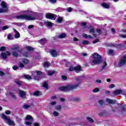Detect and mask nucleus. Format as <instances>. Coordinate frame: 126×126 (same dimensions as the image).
Wrapping results in <instances>:
<instances>
[{"instance_id":"obj_20","label":"nucleus","mask_w":126,"mask_h":126,"mask_svg":"<svg viewBox=\"0 0 126 126\" xmlns=\"http://www.w3.org/2000/svg\"><path fill=\"white\" fill-rule=\"evenodd\" d=\"M19 49V46L18 45H14L13 46V48H12V51H18V52H19V50L18 49Z\"/></svg>"},{"instance_id":"obj_57","label":"nucleus","mask_w":126,"mask_h":126,"mask_svg":"<svg viewBox=\"0 0 126 126\" xmlns=\"http://www.w3.org/2000/svg\"><path fill=\"white\" fill-rule=\"evenodd\" d=\"M19 65L20 67H24V65L22 63H20Z\"/></svg>"},{"instance_id":"obj_38","label":"nucleus","mask_w":126,"mask_h":126,"mask_svg":"<svg viewBox=\"0 0 126 126\" xmlns=\"http://www.w3.org/2000/svg\"><path fill=\"white\" fill-rule=\"evenodd\" d=\"M10 96H11V97H12L13 98H16V95L14 94V93H12V92H10Z\"/></svg>"},{"instance_id":"obj_5","label":"nucleus","mask_w":126,"mask_h":126,"mask_svg":"<svg viewBox=\"0 0 126 126\" xmlns=\"http://www.w3.org/2000/svg\"><path fill=\"white\" fill-rule=\"evenodd\" d=\"M126 65V54L124 55L118 63V66L120 67H122V66H124Z\"/></svg>"},{"instance_id":"obj_30","label":"nucleus","mask_w":126,"mask_h":126,"mask_svg":"<svg viewBox=\"0 0 126 126\" xmlns=\"http://www.w3.org/2000/svg\"><path fill=\"white\" fill-rule=\"evenodd\" d=\"M75 67L70 66L69 68V71H73V70H75Z\"/></svg>"},{"instance_id":"obj_17","label":"nucleus","mask_w":126,"mask_h":126,"mask_svg":"<svg viewBox=\"0 0 126 126\" xmlns=\"http://www.w3.org/2000/svg\"><path fill=\"white\" fill-rule=\"evenodd\" d=\"M83 36L84 37V38H87L88 39H92L93 38V36H92V35H87L85 33L83 34Z\"/></svg>"},{"instance_id":"obj_21","label":"nucleus","mask_w":126,"mask_h":126,"mask_svg":"<svg viewBox=\"0 0 126 126\" xmlns=\"http://www.w3.org/2000/svg\"><path fill=\"white\" fill-rule=\"evenodd\" d=\"M24 78H26V79H28V80H30V79H32V77L30 76L29 75H24Z\"/></svg>"},{"instance_id":"obj_1","label":"nucleus","mask_w":126,"mask_h":126,"mask_svg":"<svg viewBox=\"0 0 126 126\" xmlns=\"http://www.w3.org/2000/svg\"><path fill=\"white\" fill-rule=\"evenodd\" d=\"M79 85L80 84L78 83L75 85H68L66 86L61 87L59 88V90H60V91H64V92L70 91V90H73V89L77 88V87L79 86Z\"/></svg>"},{"instance_id":"obj_49","label":"nucleus","mask_w":126,"mask_h":126,"mask_svg":"<svg viewBox=\"0 0 126 126\" xmlns=\"http://www.w3.org/2000/svg\"><path fill=\"white\" fill-rule=\"evenodd\" d=\"M75 101H77V102H78L79 101H80V100H81V98H80V97H76L74 99Z\"/></svg>"},{"instance_id":"obj_14","label":"nucleus","mask_w":126,"mask_h":126,"mask_svg":"<svg viewBox=\"0 0 126 126\" xmlns=\"http://www.w3.org/2000/svg\"><path fill=\"white\" fill-rule=\"evenodd\" d=\"M81 70H82L81 66L78 65L75 67V71H76V72L77 73L80 72Z\"/></svg>"},{"instance_id":"obj_50","label":"nucleus","mask_w":126,"mask_h":126,"mask_svg":"<svg viewBox=\"0 0 126 126\" xmlns=\"http://www.w3.org/2000/svg\"><path fill=\"white\" fill-rule=\"evenodd\" d=\"M99 42V39H96L95 40L93 41V44H96V43H98Z\"/></svg>"},{"instance_id":"obj_18","label":"nucleus","mask_w":126,"mask_h":126,"mask_svg":"<svg viewBox=\"0 0 126 126\" xmlns=\"http://www.w3.org/2000/svg\"><path fill=\"white\" fill-rule=\"evenodd\" d=\"M66 37V34L65 33H62L59 35L58 38L59 39H63V38H65Z\"/></svg>"},{"instance_id":"obj_26","label":"nucleus","mask_w":126,"mask_h":126,"mask_svg":"<svg viewBox=\"0 0 126 126\" xmlns=\"http://www.w3.org/2000/svg\"><path fill=\"white\" fill-rule=\"evenodd\" d=\"M23 108H24V109H25V110H28V109H29V108H30V105L25 104L23 106Z\"/></svg>"},{"instance_id":"obj_24","label":"nucleus","mask_w":126,"mask_h":126,"mask_svg":"<svg viewBox=\"0 0 126 126\" xmlns=\"http://www.w3.org/2000/svg\"><path fill=\"white\" fill-rule=\"evenodd\" d=\"M8 28H9V27L5 26H4L3 27L0 28V31H2V30H6V29H8Z\"/></svg>"},{"instance_id":"obj_40","label":"nucleus","mask_w":126,"mask_h":126,"mask_svg":"<svg viewBox=\"0 0 126 126\" xmlns=\"http://www.w3.org/2000/svg\"><path fill=\"white\" fill-rule=\"evenodd\" d=\"M13 57H18V53L17 52H14L12 53Z\"/></svg>"},{"instance_id":"obj_27","label":"nucleus","mask_w":126,"mask_h":126,"mask_svg":"<svg viewBox=\"0 0 126 126\" xmlns=\"http://www.w3.org/2000/svg\"><path fill=\"white\" fill-rule=\"evenodd\" d=\"M87 120L88 121V122H90V123H94V120H93V119L90 117H87Z\"/></svg>"},{"instance_id":"obj_47","label":"nucleus","mask_w":126,"mask_h":126,"mask_svg":"<svg viewBox=\"0 0 126 126\" xmlns=\"http://www.w3.org/2000/svg\"><path fill=\"white\" fill-rule=\"evenodd\" d=\"M36 72L37 75H42V72H41L40 71H36Z\"/></svg>"},{"instance_id":"obj_11","label":"nucleus","mask_w":126,"mask_h":126,"mask_svg":"<svg viewBox=\"0 0 126 126\" xmlns=\"http://www.w3.org/2000/svg\"><path fill=\"white\" fill-rule=\"evenodd\" d=\"M19 96L20 97H21V98H22V99H24V98H25V96L26 95V93L25 92H23V91H19Z\"/></svg>"},{"instance_id":"obj_54","label":"nucleus","mask_w":126,"mask_h":126,"mask_svg":"<svg viewBox=\"0 0 126 126\" xmlns=\"http://www.w3.org/2000/svg\"><path fill=\"white\" fill-rule=\"evenodd\" d=\"M95 82L96 83H102V81H101V80L97 79L96 80Z\"/></svg>"},{"instance_id":"obj_44","label":"nucleus","mask_w":126,"mask_h":126,"mask_svg":"<svg viewBox=\"0 0 126 126\" xmlns=\"http://www.w3.org/2000/svg\"><path fill=\"white\" fill-rule=\"evenodd\" d=\"M96 32H97V33L99 34H102V31L100 29H97L96 30Z\"/></svg>"},{"instance_id":"obj_28","label":"nucleus","mask_w":126,"mask_h":126,"mask_svg":"<svg viewBox=\"0 0 126 126\" xmlns=\"http://www.w3.org/2000/svg\"><path fill=\"white\" fill-rule=\"evenodd\" d=\"M43 87L45 89H48V83L47 82H44L43 84Z\"/></svg>"},{"instance_id":"obj_61","label":"nucleus","mask_w":126,"mask_h":126,"mask_svg":"<svg viewBox=\"0 0 126 126\" xmlns=\"http://www.w3.org/2000/svg\"><path fill=\"white\" fill-rule=\"evenodd\" d=\"M33 126H40V124L37 123H35L34 124Z\"/></svg>"},{"instance_id":"obj_58","label":"nucleus","mask_w":126,"mask_h":126,"mask_svg":"<svg viewBox=\"0 0 126 126\" xmlns=\"http://www.w3.org/2000/svg\"><path fill=\"white\" fill-rule=\"evenodd\" d=\"M49 1L52 2V3H55V2H56L57 0H49Z\"/></svg>"},{"instance_id":"obj_46","label":"nucleus","mask_w":126,"mask_h":126,"mask_svg":"<svg viewBox=\"0 0 126 126\" xmlns=\"http://www.w3.org/2000/svg\"><path fill=\"white\" fill-rule=\"evenodd\" d=\"M23 63L25 64L28 63V60L27 59L23 60Z\"/></svg>"},{"instance_id":"obj_63","label":"nucleus","mask_w":126,"mask_h":126,"mask_svg":"<svg viewBox=\"0 0 126 126\" xmlns=\"http://www.w3.org/2000/svg\"><path fill=\"white\" fill-rule=\"evenodd\" d=\"M120 37H122V38H126V35H122V34H120Z\"/></svg>"},{"instance_id":"obj_16","label":"nucleus","mask_w":126,"mask_h":126,"mask_svg":"<svg viewBox=\"0 0 126 126\" xmlns=\"http://www.w3.org/2000/svg\"><path fill=\"white\" fill-rule=\"evenodd\" d=\"M50 54L53 57H57V56H58V53L55 50L50 51Z\"/></svg>"},{"instance_id":"obj_45","label":"nucleus","mask_w":126,"mask_h":126,"mask_svg":"<svg viewBox=\"0 0 126 126\" xmlns=\"http://www.w3.org/2000/svg\"><path fill=\"white\" fill-rule=\"evenodd\" d=\"M6 50V47H1L0 48V51H5Z\"/></svg>"},{"instance_id":"obj_43","label":"nucleus","mask_w":126,"mask_h":126,"mask_svg":"<svg viewBox=\"0 0 126 126\" xmlns=\"http://www.w3.org/2000/svg\"><path fill=\"white\" fill-rule=\"evenodd\" d=\"M94 32H95V30L94 29V28H91L90 31V33H94Z\"/></svg>"},{"instance_id":"obj_62","label":"nucleus","mask_w":126,"mask_h":126,"mask_svg":"<svg viewBox=\"0 0 126 126\" xmlns=\"http://www.w3.org/2000/svg\"><path fill=\"white\" fill-rule=\"evenodd\" d=\"M33 28H34V26H33V25H30L28 27L29 29H31Z\"/></svg>"},{"instance_id":"obj_12","label":"nucleus","mask_w":126,"mask_h":126,"mask_svg":"<svg viewBox=\"0 0 126 126\" xmlns=\"http://www.w3.org/2000/svg\"><path fill=\"white\" fill-rule=\"evenodd\" d=\"M122 93L123 91L121 90H117L113 92V94L116 96H117V95H119V94H122Z\"/></svg>"},{"instance_id":"obj_36","label":"nucleus","mask_w":126,"mask_h":126,"mask_svg":"<svg viewBox=\"0 0 126 126\" xmlns=\"http://www.w3.org/2000/svg\"><path fill=\"white\" fill-rule=\"evenodd\" d=\"M53 114V116H54V117H58L59 116V115L58 112L57 111H54Z\"/></svg>"},{"instance_id":"obj_19","label":"nucleus","mask_w":126,"mask_h":126,"mask_svg":"<svg viewBox=\"0 0 126 126\" xmlns=\"http://www.w3.org/2000/svg\"><path fill=\"white\" fill-rule=\"evenodd\" d=\"M56 73V71H52V70H49L47 72V75H54V74H55V73Z\"/></svg>"},{"instance_id":"obj_15","label":"nucleus","mask_w":126,"mask_h":126,"mask_svg":"<svg viewBox=\"0 0 126 126\" xmlns=\"http://www.w3.org/2000/svg\"><path fill=\"white\" fill-rule=\"evenodd\" d=\"M13 30L15 33V38L16 39H18V38H19V37H20V33H19V32H18L16 31L15 29H13Z\"/></svg>"},{"instance_id":"obj_4","label":"nucleus","mask_w":126,"mask_h":126,"mask_svg":"<svg viewBox=\"0 0 126 126\" xmlns=\"http://www.w3.org/2000/svg\"><path fill=\"white\" fill-rule=\"evenodd\" d=\"M25 125L28 126H32V123H33L34 120L33 117L30 115H28L25 118Z\"/></svg>"},{"instance_id":"obj_32","label":"nucleus","mask_w":126,"mask_h":126,"mask_svg":"<svg viewBox=\"0 0 126 126\" xmlns=\"http://www.w3.org/2000/svg\"><path fill=\"white\" fill-rule=\"evenodd\" d=\"M108 55H114V51L113 50H109L108 52Z\"/></svg>"},{"instance_id":"obj_13","label":"nucleus","mask_w":126,"mask_h":126,"mask_svg":"<svg viewBox=\"0 0 126 126\" xmlns=\"http://www.w3.org/2000/svg\"><path fill=\"white\" fill-rule=\"evenodd\" d=\"M106 101L108 104H116V100L111 99L110 98H106Z\"/></svg>"},{"instance_id":"obj_56","label":"nucleus","mask_w":126,"mask_h":126,"mask_svg":"<svg viewBox=\"0 0 126 126\" xmlns=\"http://www.w3.org/2000/svg\"><path fill=\"white\" fill-rule=\"evenodd\" d=\"M25 12L26 13H28V14L32 15V11H31L27 10V11H26Z\"/></svg>"},{"instance_id":"obj_9","label":"nucleus","mask_w":126,"mask_h":126,"mask_svg":"<svg viewBox=\"0 0 126 126\" xmlns=\"http://www.w3.org/2000/svg\"><path fill=\"white\" fill-rule=\"evenodd\" d=\"M106 66H107V63L103 62L101 69L99 70V72H103V71L106 70Z\"/></svg>"},{"instance_id":"obj_25","label":"nucleus","mask_w":126,"mask_h":126,"mask_svg":"<svg viewBox=\"0 0 126 126\" xmlns=\"http://www.w3.org/2000/svg\"><path fill=\"white\" fill-rule=\"evenodd\" d=\"M50 63L48 62H45L43 63V66L44 67H49V66H50Z\"/></svg>"},{"instance_id":"obj_60","label":"nucleus","mask_w":126,"mask_h":126,"mask_svg":"<svg viewBox=\"0 0 126 126\" xmlns=\"http://www.w3.org/2000/svg\"><path fill=\"white\" fill-rule=\"evenodd\" d=\"M62 78L64 79V80H65L67 78V77L66 76H62Z\"/></svg>"},{"instance_id":"obj_41","label":"nucleus","mask_w":126,"mask_h":126,"mask_svg":"<svg viewBox=\"0 0 126 126\" xmlns=\"http://www.w3.org/2000/svg\"><path fill=\"white\" fill-rule=\"evenodd\" d=\"M5 114H6V115H10V114H11V111L10 110H6Z\"/></svg>"},{"instance_id":"obj_52","label":"nucleus","mask_w":126,"mask_h":126,"mask_svg":"<svg viewBox=\"0 0 126 126\" xmlns=\"http://www.w3.org/2000/svg\"><path fill=\"white\" fill-rule=\"evenodd\" d=\"M114 87H115V85H114V84H111L110 86H109V88L110 89H112V88H114Z\"/></svg>"},{"instance_id":"obj_39","label":"nucleus","mask_w":126,"mask_h":126,"mask_svg":"<svg viewBox=\"0 0 126 126\" xmlns=\"http://www.w3.org/2000/svg\"><path fill=\"white\" fill-rule=\"evenodd\" d=\"M26 48L28 50V51H33V48L30 46H27Z\"/></svg>"},{"instance_id":"obj_59","label":"nucleus","mask_w":126,"mask_h":126,"mask_svg":"<svg viewBox=\"0 0 126 126\" xmlns=\"http://www.w3.org/2000/svg\"><path fill=\"white\" fill-rule=\"evenodd\" d=\"M15 82L17 83L18 85H21V83L19 81H15Z\"/></svg>"},{"instance_id":"obj_7","label":"nucleus","mask_w":126,"mask_h":126,"mask_svg":"<svg viewBox=\"0 0 126 126\" xmlns=\"http://www.w3.org/2000/svg\"><path fill=\"white\" fill-rule=\"evenodd\" d=\"M1 5L2 8H0V13L2 12H6L8 9V8H7V6H6V3L4 1H2L1 3Z\"/></svg>"},{"instance_id":"obj_22","label":"nucleus","mask_w":126,"mask_h":126,"mask_svg":"<svg viewBox=\"0 0 126 126\" xmlns=\"http://www.w3.org/2000/svg\"><path fill=\"white\" fill-rule=\"evenodd\" d=\"M101 5L105 8H109L110 7V5L106 3H102Z\"/></svg>"},{"instance_id":"obj_8","label":"nucleus","mask_w":126,"mask_h":126,"mask_svg":"<svg viewBox=\"0 0 126 126\" xmlns=\"http://www.w3.org/2000/svg\"><path fill=\"white\" fill-rule=\"evenodd\" d=\"M46 17L49 19H52V20H55L57 18V15L51 13H48L46 14Z\"/></svg>"},{"instance_id":"obj_35","label":"nucleus","mask_w":126,"mask_h":126,"mask_svg":"<svg viewBox=\"0 0 126 126\" xmlns=\"http://www.w3.org/2000/svg\"><path fill=\"white\" fill-rule=\"evenodd\" d=\"M58 22H59V23H61L63 22V17H59L57 20Z\"/></svg>"},{"instance_id":"obj_10","label":"nucleus","mask_w":126,"mask_h":126,"mask_svg":"<svg viewBox=\"0 0 126 126\" xmlns=\"http://www.w3.org/2000/svg\"><path fill=\"white\" fill-rule=\"evenodd\" d=\"M8 56H10V53L8 51H7L6 53H2L1 54L2 59H5L7 58Z\"/></svg>"},{"instance_id":"obj_42","label":"nucleus","mask_w":126,"mask_h":126,"mask_svg":"<svg viewBox=\"0 0 126 126\" xmlns=\"http://www.w3.org/2000/svg\"><path fill=\"white\" fill-rule=\"evenodd\" d=\"M99 105H103L104 104V100H99L98 102Z\"/></svg>"},{"instance_id":"obj_53","label":"nucleus","mask_w":126,"mask_h":126,"mask_svg":"<svg viewBox=\"0 0 126 126\" xmlns=\"http://www.w3.org/2000/svg\"><path fill=\"white\" fill-rule=\"evenodd\" d=\"M12 68L14 70H17L18 69V67H17V66H13Z\"/></svg>"},{"instance_id":"obj_37","label":"nucleus","mask_w":126,"mask_h":126,"mask_svg":"<svg viewBox=\"0 0 126 126\" xmlns=\"http://www.w3.org/2000/svg\"><path fill=\"white\" fill-rule=\"evenodd\" d=\"M55 108L57 111H61L62 107H61V105H57L56 106Z\"/></svg>"},{"instance_id":"obj_55","label":"nucleus","mask_w":126,"mask_h":126,"mask_svg":"<svg viewBox=\"0 0 126 126\" xmlns=\"http://www.w3.org/2000/svg\"><path fill=\"white\" fill-rule=\"evenodd\" d=\"M67 11H68L69 12H71V10H72V8L71 7H69L67 8Z\"/></svg>"},{"instance_id":"obj_23","label":"nucleus","mask_w":126,"mask_h":126,"mask_svg":"<svg viewBox=\"0 0 126 126\" xmlns=\"http://www.w3.org/2000/svg\"><path fill=\"white\" fill-rule=\"evenodd\" d=\"M56 104H57V102L56 101H52L51 102H50V109H52V107H53V106H55V105H56Z\"/></svg>"},{"instance_id":"obj_6","label":"nucleus","mask_w":126,"mask_h":126,"mask_svg":"<svg viewBox=\"0 0 126 126\" xmlns=\"http://www.w3.org/2000/svg\"><path fill=\"white\" fill-rule=\"evenodd\" d=\"M2 119H4V120H6L9 126H15V124H14V122L12 121L11 120H10V119L7 118V116H6V115L4 114H2Z\"/></svg>"},{"instance_id":"obj_31","label":"nucleus","mask_w":126,"mask_h":126,"mask_svg":"<svg viewBox=\"0 0 126 126\" xmlns=\"http://www.w3.org/2000/svg\"><path fill=\"white\" fill-rule=\"evenodd\" d=\"M99 91H100V89L98 88H95L93 90V92H94V93H96L97 92H99Z\"/></svg>"},{"instance_id":"obj_51","label":"nucleus","mask_w":126,"mask_h":126,"mask_svg":"<svg viewBox=\"0 0 126 126\" xmlns=\"http://www.w3.org/2000/svg\"><path fill=\"white\" fill-rule=\"evenodd\" d=\"M39 92H35L34 93H33V94L35 95V96H39Z\"/></svg>"},{"instance_id":"obj_2","label":"nucleus","mask_w":126,"mask_h":126,"mask_svg":"<svg viewBox=\"0 0 126 126\" xmlns=\"http://www.w3.org/2000/svg\"><path fill=\"white\" fill-rule=\"evenodd\" d=\"M93 60L91 62V63L94 64H99L101 63V56L97 53L93 54Z\"/></svg>"},{"instance_id":"obj_33","label":"nucleus","mask_w":126,"mask_h":126,"mask_svg":"<svg viewBox=\"0 0 126 126\" xmlns=\"http://www.w3.org/2000/svg\"><path fill=\"white\" fill-rule=\"evenodd\" d=\"M7 39H8V40H12V35H11V33H9L8 34Z\"/></svg>"},{"instance_id":"obj_48","label":"nucleus","mask_w":126,"mask_h":126,"mask_svg":"<svg viewBox=\"0 0 126 126\" xmlns=\"http://www.w3.org/2000/svg\"><path fill=\"white\" fill-rule=\"evenodd\" d=\"M46 40L45 38H43V39H41L40 40V43H45V42H46Z\"/></svg>"},{"instance_id":"obj_64","label":"nucleus","mask_w":126,"mask_h":126,"mask_svg":"<svg viewBox=\"0 0 126 126\" xmlns=\"http://www.w3.org/2000/svg\"><path fill=\"white\" fill-rule=\"evenodd\" d=\"M81 26H85V25H86V23H81Z\"/></svg>"},{"instance_id":"obj_29","label":"nucleus","mask_w":126,"mask_h":126,"mask_svg":"<svg viewBox=\"0 0 126 126\" xmlns=\"http://www.w3.org/2000/svg\"><path fill=\"white\" fill-rule=\"evenodd\" d=\"M45 24L47 26L52 27V26H53V24H53L50 22H46Z\"/></svg>"},{"instance_id":"obj_3","label":"nucleus","mask_w":126,"mask_h":126,"mask_svg":"<svg viewBox=\"0 0 126 126\" xmlns=\"http://www.w3.org/2000/svg\"><path fill=\"white\" fill-rule=\"evenodd\" d=\"M17 19H26V20H35L36 18L33 15H21L16 17Z\"/></svg>"},{"instance_id":"obj_34","label":"nucleus","mask_w":126,"mask_h":126,"mask_svg":"<svg viewBox=\"0 0 126 126\" xmlns=\"http://www.w3.org/2000/svg\"><path fill=\"white\" fill-rule=\"evenodd\" d=\"M83 45H88L89 44V41L88 40H84L82 41Z\"/></svg>"}]
</instances>
